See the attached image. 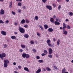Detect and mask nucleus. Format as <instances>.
I'll return each instance as SVG.
<instances>
[{"label": "nucleus", "instance_id": "20", "mask_svg": "<svg viewBox=\"0 0 73 73\" xmlns=\"http://www.w3.org/2000/svg\"><path fill=\"white\" fill-rule=\"evenodd\" d=\"M27 55V54L25 53H23L22 54V57L23 58H25L26 57V55Z\"/></svg>", "mask_w": 73, "mask_h": 73}, {"label": "nucleus", "instance_id": "30", "mask_svg": "<svg viewBox=\"0 0 73 73\" xmlns=\"http://www.w3.org/2000/svg\"><path fill=\"white\" fill-rule=\"evenodd\" d=\"M35 19L36 20H38V16H36L35 17Z\"/></svg>", "mask_w": 73, "mask_h": 73}, {"label": "nucleus", "instance_id": "6", "mask_svg": "<svg viewBox=\"0 0 73 73\" xmlns=\"http://www.w3.org/2000/svg\"><path fill=\"white\" fill-rule=\"evenodd\" d=\"M46 8L49 9V10H51L52 9V6L50 5H46Z\"/></svg>", "mask_w": 73, "mask_h": 73}, {"label": "nucleus", "instance_id": "1", "mask_svg": "<svg viewBox=\"0 0 73 73\" xmlns=\"http://www.w3.org/2000/svg\"><path fill=\"white\" fill-rule=\"evenodd\" d=\"M9 61L8 60H4V68H7L8 66V64H9Z\"/></svg>", "mask_w": 73, "mask_h": 73}, {"label": "nucleus", "instance_id": "17", "mask_svg": "<svg viewBox=\"0 0 73 73\" xmlns=\"http://www.w3.org/2000/svg\"><path fill=\"white\" fill-rule=\"evenodd\" d=\"M44 27L45 29H48V28H49V27H48V26L47 25H44Z\"/></svg>", "mask_w": 73, "mask_h": 73}, {"label": "nucleus", "instance_id": "15", "mask_svg": "<svg viewBox=\"0 0 73 73\" xmlns=\"http://www.w3.org/2000/svg\"><path fill=\"white\" fill-rule=\"evenodd\" d=\"M11 37L12 39H14V40H16V37L15 36H12Z\"/></svg>", "mask_w": 73, "mask_h": 73}, {"label": "nucleus", "instance_id": "35", "mask_svg": "<svg viewBox=\"0 0 73 73\" xmlns=\"http://www.w3.org/2000/svg\"><path fill=\"white\" fill-rule=\"evenodd\" d=\"M22 8L23 10H24V9L25 10V9H26V7H25V6H24L22 7Z\"/></svg>", "mask_w": 73, "mask_h": 73}, {"label": "nucleus", "instance_id": "49", "mask_svg": "<svg viewBox=\"0 0 73 73\" xmlns=\"http://www.w3.org/2000/svg\"><path fill=\"white\" fill-rule=\"evenodd\" d=\"M18 68L19 69H21V67L20 66H18Z\"/></svg>", "mask_w": 73, "mask_h": 73}, {"label": "nucleus", "instance_id": "26", "mask_svg": "<svg viewBox=\"0 0 73 73\" xmlns=\"http://www.w3.org/2000/svg\"><path fill=\"white\" fill-rule=\"evenodd\" d=\"M66 70H65V68H64L63 70H62V73H64Z\"/></svg>", "mask_w": 73, "mask_h": 73}, {"label": "nucleus", "instance_id": "2", "mask_svg": "<svg viewBox=\"0 0 73 73\" xmlns=\"http://www.w3.org/2000/svg\"><path fill=\"white\" fill-rule=\"evenodd\" d=\"M46 42L48 46L50 47V46H51V47H54V44L51 45V44L50 43L51 42V41H50V40H47L46 41Z\"/></svg>", "mask_w": 73, "mask_h": 73}, {"label": "nucleus", "instance_id": "18", "mask_svg": "<svg viewBox=\"0 0 73 73\" xmlns=\"http://www.w3.org/2000/svg\"><path fill=\"white\" fill-rule=\"evenodd\" d=\"M54 24L55 25H59L60 24V23L58 22L57 21H55Z\"/></svg>", "mask_w": 73, "mask_h": 73}, {"label": "nucleus", "instance_id": "36", "mask_svg": "<svg viewBox=\"0 0 73 73\" xmlns=\"http://www.w3.org/2000/svg\"><path fill=\"white\" fill-rule=\"evenodd\" d=\"M48 57H49V58H52V57H53L52 56V55H51L50 54V55H48Z\"/></svg>", "mask_w": 73, "mask_h": 73}, {"label": "nucleus", "instance_id": "61", "mask_svg": "<svg viewBox=\"0 0 73 73\" xmlns=\"http://www.w3.org/2000/svg\"><path fill=\"white\" fill-rule=\"evenodd\" d=\"M56 21H58L59 20V18L56 19Z\"/></svg>", "mask_w": 73, "mask_h": 73}, {"label": "nucleus", "instance_id": "42", "mask_svg": "<svg viewBox=\"0 0 73 73\" xmlns=\"http://www.w3.org/2000/svg\"><path fill=\"white\" fill-rule=\"evenodd\" d=\"M54 68L55 69H58V68H57V67L56 66H54Z\"/></svg>", "mask_w": 73, "mask_h": 73}, {"label": "nucleus", "instance_id": "64", "mask_svg": "<svg viewBox=\"0 0 73 73\" xmlns=\"http://www.w3.org/2000/svg\"><path fill=\"white\" fill-rule=\"evenodd\" d=\"M69 21V20L68 19H66V21Z\"/></svg>", "mask_w": 73, "mask_h": 73}, {"label": "nucleus", "instance_id": "46", "mask_svg": "<svg viewBox=\"0 0 73 73\" xmlns=\"http://www.w3.org/2000/svg\"><path fill=\"white\" fill-rule=\"evenodd\" d=\"M12 14H13V15H16V13H15V12H14L13 11H12Z\"/></svg>", "mask_w": 73, "mask_h": 73}, {"label": "nucleus", "instance_id": "59", "mask_svg": "<svg viewBox=\"0 0 73 73\" xmlns=\"http://www.w3.org/2000/svg\"><path fill=\"white\" fill-rule=\"evenodd\" d=\"M14 72L15 73H19V72H17V71H14Z\"/></svg>", "mask_w": 73, "mask_h": 73}, {"label": "nucleus", "instance_id": "24", "mask_svg": "<svg viewBox=\"0 0 73 73\" xmlns=\"http://www.w3.org/2000/svg\"><path fill=\"white\" fill-rule=\"evenodd\" d=\"M29 55L28 54H26L25 58H29Z\"/></svg>", "mask_w": 73, "mask_h": 73}, {"label": "nucleus", "instance_id": "10", "mask_svg": "<svg viewBox=\"0 0 73 73\" xmlns=\"http://www.w3.org/2000/svg\"><path fill=\"white\" fill-rule=\"evenodd\" d=\"M24 69L25 70V71H27V72H29V69H28V68L27 67H24Z\"/></svg>", "mask_w": 73, "mask_h": 73}, {"label": "nucleus", "instance_id": "44", "mask_svg": "<svg viewBox=\"0 0 73 73\" xmlns=\"http://www.w3.org/2000/svg\"><path fill=\"white\" fill-rule=\"evenodd\" d=\"M5 22L6 24H8V23H9V21L7 20L6 21H5Z\"/></svg>", "mask_w": 73, "mask_h": 73}, {"label": "nucleus", "instance_id": "32", "mask_svg": "<svg viewBox=\"0 0 73 73\" xmlns=\"http://www.w3.org/2000/svg\"><path fill=\"white\" fill-rule=\"evenodd\" d=\"M36 35H37V36H40V33H39L37 32L36 33Z\"/></svg>", "mask_w": 73, "mask_h": 73}, {"label": "nucleus", "instance_id": "16", "mask_svg": "<svg viewBox=\"0 0 73 73\" xmlns=\"http://www.w3.org/2000/svg\"><path fill=\"white\" fill-rule=\"evenodd\" d=\"M4 13V11L3 9H1L0 12L1 14L3 15Z\"/></svg>", "mask_w": 73, "mask_h": 73}, {"label": "nucleus", "instance_id": "62", "mask_svg": "<svg viewBox=\"0 0 73 73\" xmlns=\"http://www.w3.org/2000/svg\"><path fill=\"white\" fill-rule=\"evenodd\" d=\"M22 0H16V1H21Z\"/></svg>", "mask_w": 73, "mask_h": 73}, {"label": "nucleus", "instance_id": "40", "mask_svg": "<svg viewBox=\"0 0 73 73\" xmlns=\"http://www.w3.org/2000/svg\"><path fill=\"white\" fill-rule=\"evenodd\" d=\"M26 23H29V21H28V19H27L26 20Z\"/></svg>", "mask_w": 73, "mask_h": 73}, {"label": "nucleus", "instance_id": "14", "mask_svg": "<svg viewBox=\"0 0 73 73\" xmlns=\"http://www.w3.org/2000/svg\"><path fill=\"white\" fill-rule=\"evenodd\" d=\"M21 23L23 24H24L25 23V20L24 19H23L21 21Z\"/></svg>", "mask_w": 73, "mask_h": 73}, {"label": "nucleus", "instance_id": "9", "mask_svg": "<svg viewBox=\"0 0 73 73\" xmlns=\"http://www.w3.org/2000/svg\"><path fill=\"white\" fill-rule=\"evenodd\" d=\"M48 31L49 32H53V29L52 28H50L48 29Z\"/></svg>", "mask_w": 73, "mask_h": 73}, {"label": "nucleus", "instance_id": "51", "mask_svg": "<svg viewBox=\"0 0 73 73\" xmlns=\"http://www.w3.org/2000/svg\"><path fill=\"white\" fill-rule=\"evenodd\" d=\"M52 5L54 7H56V5H55L54 3Z\"/></svg>", "mask_w": 73, "mask_h": 73}, {"label": "nucleus", "instance_id": "3", "mask_svg": "<svg viewBox=\"0 0 73 73\" xmlns=\"http://www.w3.org/2000/svg\"><path fill=\"white\" fill-rule=\"evenodd\" d=\"M19 31L21 33H24L25 32V29L22 27H21L20 26L19 27Z\"/></svg>", "mask_w": 73, "mask_h": 73}, {"label": "nucleus", "instance_id": "58", "mask_svg": "<svg viewBox=\"0 0 73 73\" xmlns=\"http://www.w3.org/2000/svg\"><path fill=\"white\" fill-rule=\"evenodd\" d=\"M53 41H56V39H55V38H53Z\"/></svg>", "mask_w": 73, "mask_h": 73}, {"label": "nucleus", "instance_id": "48", "mask_svg": "<svg viewBox=\"0 0 73 73\" xmlns=\"http://www.w3.org/2000/svg\"><path fill=\"white\" fill-rule=\"evenodd\" d=\"M36 58V59L38 60V59H39V58H40V57L38 56H37Z\"/></svg>", "mask_w": 73, "mask_h": 73}, {"label": "nucleus", "instance_id": "37", "mask_svg": "<svg viewBox=\"0 0 73 73\" xmlns=\"http://www.w3.org/2000/svg\"><path fill=\"white\" fill-rule=\"evenodd\" d=\"M18 6H21V3L20 2H19L18 3Z\"/></svg>", "mask_w": 73, "mask_h": 73}, {"label": "nucleus", "instance_id": "39", "mask_svg": "<svg viewBox=\"0 0 73 73\" xmlns=\"http://www.w3.org/2000/svg\"><path fill=\"white\" fill-rule=\"evenodd\" d=\"M47 1V0H42V1L43 3H45Z\"/></svg>", "mask_w": 73, "mask_h": 73}, {"label": "nucleus", "instance_id": "41", "mask_svg": "<svg viewBox=\"0 0 73 73\" xmlns=\"http://www.w3.org/2000/svg\"><path fill=\"white\" fill-rule=\"evenodd\" d=\"M61 5H59L58 7V10H60V9H61Z\"/></svg>", "mask_w": 73, "mask_h": 73}, {"label": "nucleus", "instance_id": "29", "mask_svg": "<svg viewBox=\"0 0 73 73\" xmlns=\"http://www.w3.org/2000/svg\"><path fill=\"white\" fill-rule=\"evenodd\" d=\"M30 43L31 44H34V41H33V40L31 41L30 42Z\"/></svg>", "mask_w": 73, "mask_h": 73}, {"label": "nucleus", "instance_id": "27", "mask_svg": "<svg viewBox=\"0 0 73 73\" xmlns=\"http://www.w3.org/2000/svg\"><path fill=\"white\" fill-rule=\"evenodd\" d=\"M3 48H6L7 47V44H3Z\"/></svg>", "mask_w": 73, "mask_h": 73}, {"label": "nucleus", "instance_id": "60", "mask_svg": "<svg viewBox=\"0 0 73 73\" xmlns=\"http://www.w3.org/2000/svg\"><path fill=\"white\" fill-rule=\"evenodd\" d=\"M43 70L44 71H46V70L45 69V68H43Z\"/></svg>", "mask_w": 73, "mask_h": 73}, {"label": "nucleus", "instance_id": "8", "mask_svg": "<svg viewBox=\"0 0 73 73\" xmlns=\"http://www.w3.org/2000/svg\"><path fill=\"white\" fill-rule=\"evenodd\" d=\"M63 27L62 28V29L63 31H64V30H65V28H66V25L64 23H63Z\"/></svg>", "mask_w": 73, "mask_h": 73}, {"label": "nucleus", "instance_id": "7", "mask_svg": "<svg viewBox=\"0 0 73 73\" xmlns=\"http://www.w3.org/2000/svg\"><path fill=\"white\" fill-rule=\"evenodd\" d=\"M1 34L4 36H6L7 35V33L4 31H1Z\"/></svg>", "mask_w": 73, "mask_h": 73}, {"label": "nucleus", "instance_id": "5", "mask_svg": "<svg viewBox=\"0 0 73 73\" xmlns=\"http://www.w3.org/2000/svg\"><path fill=\"white\" fill-rule=\"evenodd\" d=\"M49 54H51L53 53V50L51 48H49L48 49Z\"/></svg>", "mask_w": 73, "mask_h": 73}, {"label": "nucleus", "instance_id": "11", "mask_svg": "<svg viewBox=\"0 0 73 73\" xmlns=\"http://www.w3.org/2000/svg\"><path fill=\"white\" fill-rule=\"evenodd\" d=\"M63 34L64 35H66L68 34V32L66 31H65V30H63Z\"/></svg>", "mask_w": 73, "mask_h": 73}, {"label": "nucleus", "instance_id": "23", "mask_svg": "<svg viewBox=\"0 0 73 73\" xmlns=\"http://www.w3.org/2000/svg\"><path fill=\"white\" fill-rule=\"evenodd\" d=\"M46 70H47V71H50V70H51V69L48 67L46 68Z\"/></svg>", "mask_w": 73, "mask_h": 73}, {"label": "nucleus", "instance_id": "57", "mask_svg": "<svg viewBox=\"0 0 73 73\" xmlns=\"http://www.w3.org/2000/svg\"><path fill=\"white\" fill-rule=\"evenodd\" d=\"M16 62H14L13 63V64L14 65H16Z\"/></svg>", "mask_w": 73, "mask_h": 73}, {"label": "nucleus", "instance_id": "56", "mask_svg": "<svg viewBox=\"0 0 73 73\" xmlns=\"http://www.w3.org/2000/svg\"><path fill=\"white\" fill-rule=\"evenodd\" d=\"M58 2H60V1H61V0H57Z\"/></svg>", "mask_w": 73, "mask_h": 73}, {"label": "nucleus", "instance_id": "38", "mask_svg": "<svg viewBox=\"0 0 73 73\" xmlns=\"http://www.w3.org/2000/svg\"><path fill=\"white\" fill-rule=\"evenodd\" d=\"M18 12H19V13H21V9H19L17 11Z\"/></svg>", "mask_w": 73, "mask_h": 73}, {"label": "nucleus", "instance_id": "25", "mask_svg": "<svg viewBox=\"0 0 73 73\" xmlns=\"http://www.w3.org/2000/svg\"><path fill=\"white\" fill-rule=\"evenodd\" d=\"M21 46L22 48H25V46L24 45L21 44Z\"/></svg>", "mask_w": 73, "mask_h": 73}, {"label": "nucleus", "instance_id": "52", "mask_svg": "<svg viewBox=\"0 0 73 73\" xmlns=\"http://www.w3.org/2000/svg\"><path fill=\"white\" fill-rule=\"evenodd\" d=\"M33 51L35 53V52H36V49H33Z\"/></svg>", "mask_w": 73, "mask_h": 73}, {"label": "nucleus", "instance_id": "53", "mask_svg": "<svg viewBox=\"0 0 73 73\" xmlns=\"http://www.w3.org/2000/svg\"><path fill=\"white\" fill-rule=\"evenodd\" d=\"M14 34H15V35H17V34L18 33L17 32H14Z\"/></svg>", "mask_w": 73, "mask_h": 73}, {"label": "nucleus", "instance_id": "12", "mask_svg": "<svg viewBox=\"0 0 73 73\" xmlns=\"http://www.w3.org/2000/svg\"><path fill=\"white\" fill-rule=\"evenodd\" d=\"M41 69L39 68L37 70L36 72V73H39L41 72Z\"/></svg>", "mask_w": 73, "mask_h": 73}, {"label": "nucleus", "instance_id": "31", "mask_svg": "<svg viewBox=\"0 0 73 73\" xmlns=\"http://www.w3.org/2000/svg\"><path fill=\"white\" fill-rule=\"evenodd\" d=\"M69 15L70 16H72L73 15V13L71 12L69 13Z\"/></svg>", "mask_w": 73, "mask_h": 73}, {"label": "nucleus", "instance_id": "54", "mask_svg": "<svg viewBox=\"0 0 73 73\" xmlns=\"http://www.w3.org/2000/svg\"><path fill=\"white\" fill-rule=\"evenodd\" d=\"M57 44L58 45H59L60 42H59L57 41Z\"/></svg>", "mask_w": 73, "mask_h": 73}, {"label": "nucleus", "instance_id": "34", "mask_svg": "<svg viewBox=\"0 0 73 73\" xmlns=\"http://www.w3.org/2000/svg\"><path fill=\"white\" fill-rule=\"evenodd\" d=\"M44 53H46V54H47L48 53V51H47V50H44Z\"/></svg>", "mask_w": 73, "mask_h": 73}, {"label": "nucleus", "instance_id": "19", "mask_svg": "<svg viewBox=\"0 0 73 73\" xmlns=\"http://www.w3.org/2000/svg\"><path fill=\"white\" fill-rule=\"evenodd\" d=\"M24 37L25 38H28L29 37V35L27 34H25L24 35Z\"/></svg>", "mask_w": 73, "mask_h": 73}, {"label": "nucleus", "instance_id": "28", "mask_svg": "<svg viewBox=\"0 0 73 73\" xmlns=\"http://www.w3.org/2000/svg\"><path fill=\"white\" fill-rule=\"evenodd\" d=\"M39 26L40 27V28H41V30L42 31H44V28H43V27H42V26H41L40 25H39Z\"/></svg>", "mask_w": 73, "mask_h": 73}, {"label": "nucleus", "instance_id": "47", "mask_svg": "<svg viewBox=\"0 0 73 73\" xmlns=\"http://www.w3.org/2000/svg\"><path fill=\"white\" fill-rule=\"evenodd\" d=\"M67 28H68V29H70V27L69 25H67Z\"/></svg>", "mask_w": 73, "mask_h": 73}, {"label": "nucleus", "instance_id": "45", "mask_svg": "<svg viewBox=\"0 0 73 73\" xmlns=\"http://www.w3.org/2000/svg\"><path fill=\"white\" fill-rule=\"evenodd\" d=\"M45 55H46V54L45 53H43L41 54L42 56H45Z\"/></svg>", "mask_w": 73, "mask_h": 73}, {"label": "nucleus", "instance_id": "50", "mask_svg": "<svg viewBox=\"0 0 73 73\" xmlns=\"http://www.w3.org/2000/svg\"><path fill=\"white\" fill-rule=\"evenodd\" d=\"M25 28H28V25H25L24 26Z\"/></svg>", "mask_w": 73, "mask_h": 73}, {"label": "nucleus", "instance_id": "43", "mask_svg": "<svg viewBox=\"0 0 73 73\" xmlns=\"http://www.w3.org/2000/svg\"><path fill=\"white\" fill-rule=\"evenodd\" d=\"M23 52V50L22 49H21L19 50V52Z\"/></svg>", "mask_w": 73, "mask_h": 73}, {"label": "nucleus", "instance_id": "4", "mask_svg": "<svg viewBox=\"0 0 73 73\" xmlns=\"http://www.w3.org/2000/svg\"><path fill=\"white\" fill-rule=\"evenodd\" d=\"M6 56V54L5 53H3L1 54H0V57L2 59V60H3V57H5Z\"/></svg>", "mask_w": 73, "mask_h": 73}, {"label": "nucleus", "instance_id": "21", "mask_svg": "<svg viewBox=\"0 0 73 73\" xmlns=\"http://www.w3.org/2000/svg\"><path fill=\"white\" fill-rule=\"evenodd\" d=\"M38 62H39L40 63H42L44 62V60H40L38 61Z\"/></svg>", "mask_w": 73, "mask_h": 73}, {"label": "nucleus", "instance_id": "13", "mask_svg": "<svg viewBox=\"0 0 73 73\" xmlns=\"http://www.w3.org/2000/svg\"><path fill=\"white\" fill-rule=\"evenodd\" d=\"M50 21L52 23H53L54 22V19L53 18H51Z\"/></svg>", "mask_w": 73, "mask_h": 73}, {"label": "nucleus", "instance_id": "22", "mask_svg": "<svg viewBox=\"0 0 73 73\" xmlns=\"http://www.w3.org/2000/svg\"><path fill=\"white\" fill-rule=\"evenodd\" d=\"M12 2L11 1L9 4V8H12Z\"/></svg>", "mask_w": 73, "mask_h": 73}, {"label": "nucleus", "instance_id": "33", "mask_svg": "<svg viewBox=\"0 0 73 73\" xmlns=\"http://www.w3.org/2000/svg\"><path fill=\"white\" fill-rule=\"evenodd\" d=\"M0 24H4V21L1 20H0Z\"/></svg>", "mask_w": 73, "mask_h": 73}, {"label": "nucleus", "instance_id": "63", "mask_svg": "<svg viewBox=\"0 0 73 73\" xmlns=\"http://www.w3.org/2000/svg\"><path fill=\"white\" fill-rule=\"evenodd\" d=\"M53 18L54 19H56V16L55 15H54L53 16Z\"/></svg>", "mask_w": 73, "mask_h": 73}, {"label": "nucleus", "instance_id": "55", "mask_svg": "<svg viewBox=\"0 0 73 73\" xmlns=\"http://www.w3.org/2000/svg\"><path fill=\"white\" fill-rule=\"evenodd\" d=\"M15 25H17V22L15 23Z\"/></svg>", "mask_w": 73, "mask_h": 73}]
</instances>
